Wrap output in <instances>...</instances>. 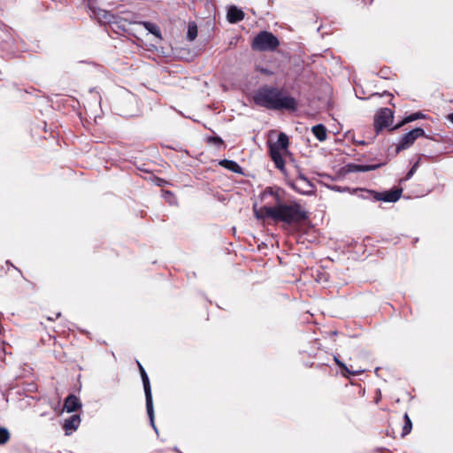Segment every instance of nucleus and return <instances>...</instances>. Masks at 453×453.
Segmentation results:
<instances>
[{
    "instance_id": "f257e3e1",
    "label": "nucleus",
    "mask_w": 453,
    "mask_h": 453,
    "mask_svg": "<svg viewBox=\"0 0 453 453\" xmlns=\"http://www.w3.org/2000/svg\"><path fill=\"white\" fill-rule=\"evenodd\" d=\"M254 103L268 110L296 111L298 108L297 100L283 88L273 86H262L253 95Z\"/></svg>"
},
{
    "instance_id": "f03ea898",
    "label": "nucleus",
    "mask_w": 453,
    "mask_h": 453,
    "mask_svg": "<svg viewBox=\"0 0 453 453\" xmlns=\"http://www.w3.org/2000/svg\"><path fill=\"white\" fill-rule=\"evenodd\" d=\"M267 215L268 219L289 226L302 223L309 218L308 211L298 202H286V199L277 208H269Z\"/></svg>"
},
{
    "instance_id": "7ed1b4c3",
    "label": "nucleus",
    "mask_w": 453,
    "mask_h": 453,
    "mask_svg": "<svg viewBox=\"0 0 453 453\" xmlns=\"http://www.w3.org/2000/svg\"><path fill=\"white\" fill-rule=\"evenodd\" d=\"M259 199L263 205L257 208V204L253 205L255 217L258 219H268L267 210L269 208H277L286 199V191L278 187H266L259 195Z\"/></svg>"
},
{
    "instance_id": "20e7f679",
    "label": "nucleus",
    "mask_w": 453,
    "mask_h": 453,
    "mask_svg": "<svg viewBox=\"0 0 453 453\" xmlns=\"http://www.w3.org/2000/svg\"><path fill=\"white\" fill-rule=\"evenodd\" d=\"M289 145L288 136L285 133H280L278 139L273 143H269V153L275 167L281 172L285 169V160L283 159L281 151H287Z\"/></svg>"
},
{
    "instance_id": "39448f33",
    "label": "nucleus",
    "mask_w": 453,
    "mask_h": 453,
    "mask_svg": "<svg viewBox=\"0 0 453 453\" xmlns=\"http://www.w3.org/2000/svg\"><path fill=\"white\" fill-rule=\"evenodd\" d=\"M280 45L279 39L271 32L261 31L254 38L251 47L258 51H273Z\"/></svg>"
},
{
    "instance_id": "423d86ee",
    "label": "nucleus",
    "mask_w": 453,
    "mask_h": 453,
    "mask_svg": "<svg viewBox=\"0 0 453 453\" xmlns=\"http://www.w3.org/2000/svg\"><path fill=\"white\" fill-rule=\"evenodd\" d=\"M137 365L139 367L141 378H142V384H143L147 413L150 418V424H151L152 427L156 430V426H155V423H154V409H153V402H152V394H151L150 380H149V377H148V374H147L145 369L140 364L139 361H137Z\"/></svg>"
},
{
    "instance_id": "0eeeda50",
    "label": "nucleus",
    "mask_w": 453,
    "mask_h": 453,
    "mask_svg": "<svg viewBox=\"0 0 453 453\" xmlns=\"http://www.w3.org/2000/svg\"><path fill=\"white\" fill-rule=\"evenodd\" d=\"M425 131L421 127H416L408 133L404 134L396 144V151L399 152L403 150L409 149L418 138L425 136Z\"/></svg>"
},
{
    "instance_id": "6e6552de",
    "label": "nucleus",
    "mask_w": 453,
    "mask_h": 453,
    "mask_svg": "<svg viewBox=\"0 0 453 453\" xmlns=\"http://www.w3.org/2000/svg\"><path fill=\"white\" fill-rule=\"evenodd\" d=\"M393 119V111L388 108L380 109L374 116V127L376 134L383 128L389 127Z\"/></svg>"
},
{
    "instance_id": "1a4fd4ad",
    "label": "nucleus",
    "mask_w": 453,
    "mask_h": 453,
    "mask_svg": "<svg viewBox=\"0 0 453 453\" xmlns=\"http://www.w3.org/2000/svg\"><path fill=\"white\" fill-rule=\"evenodd\" d=\"M291 187L302 195H310L313 193V185L303 174L296 177L291 183Z\"/></svg>"
},
{
    "instance_id": "9d476101",
    "label": "nucleus",
    "mask_w": 453,
    "mask_h": 453,
    "mask_svg": "<svg viewBox=\"0 0 453 453\" xmlns=\"http://www.w3.org/2000/svg\"><path fill=\"white\" fill-rule=\"evenodd\" d=\"M402 188H395L391 190H388L382 193L380 192H372V199L374 201H383L388 203H395L398 201L402 195ZM371 194V192H368Z\"/></svg>"
},
{
    "instance_id": "9b49d317",
    "label": "nucleus",
    "mask_w": 453,
    "mask_h": 453,
    "mask_svg": "<svg viewBox=\"0 0 453 453\" xmlns=\"http://www.w3.org/2000/svg\"><path fill=\"white\" fill-rule=\"evenodd\" d=\"M81 424V417L78 414L72 415L64 421L63 428L66 435H70L77 430Z\"/></svg>"
},
{
    "instance_id": "f8f14e48",
    "label": "nucleus",
    "mask_w": 453,
    "mask_h": 453,
    "mask_svg": "<svg viewBox=\"0 0 453 453\" xmlns=\"http://www.w3.org/2000/svg\"><path fill=\"white\" fill-rule=\"evenodd\" d=\"M81 408V400L74 395H69L64 403V409L67 412H73Z\"/></svg>"
},
{
    "instance_id": "ddd939ff",
    "label": "nucleus",
    "mask_w": 453,
    "mask_h": 453,
    "mask_svg": "<svg viewBox=\"0 0 453 453\" xmlns=\"http://www.w3.org/2000/svg\"><path fill=\"white\" fill-rule=\"evenodd\" d=\"M226 17L230 23H237L244 19V12L236 6H231L227 11Z\"/></svg>"
},
{
    "instance_id": "4468645a",
    "label": "nucleus",
    "mask_w": 453,
    "mask_h": 453,
    "mask_svg": "<svg viewBox=\"0 0 453 453\" xmlns=\"http://www.w3.org/2000/svg\"><path fill=\"white\" fill-rule=\"evenodd\" d=\"M348 171L352 173H365L372 170H375L379 167L378 165H356L349 164L347 165Z\"/></svg>"
},
{
    "instance_id": "2eb2a0df",
    "label": "nucleus",
    "mask_w": 453,
    "mask_h": 453,
    "mask_svg": "<svg viewBox=\"0 0 453 453\" xmlns=\"http://www.w3.org/2000/svg\"><path fill=\"white\" fill-rule=\"evenodd\" d=\"M137 24H140L144 27V28L150 34L154 35L159 39H162V34L160 31L159 27L152 22L150 21H139Z\"/></svg>"
},
{
    "instance_id": "dca6fc26",
    "label": "nucleus",
    "mask_w": 453,
    "mask_h": 453,
    "mask_svg": "<svg viewBox=\"0 0 453 453\" xmlns=\"http://www.w3.org/2000/svg\"><path fill=\"white\" fill-rule=\"evenodd\" d=\"M219 165L223 166L224 168L235 173H242V167L239 165V164L234 160L229 159H222L219 161Z\"/></svg>"
},
{
    "instance_id": "f3484780",
    "label": "nucleus",
    "mask_w": 453,
    "mask_h": 453,
    "mask_svg": "<svg viewBox=\"0 0 453 453\" xmlns=\"http://www.w3.org/2000/svg\"><path fill=\"white\" fill-rule=\"evenodd\" d=\"M311 132L319 142L325 141L327 137L326 128L322 124L314 126Z\"/></svg>"
},
{
    "instance_id": "a211bd4d",
    "label": "nucleus",
    "mask_w": 453,
    "mask_h": 453,
    "mask_svg": "<svg viewBox=\"0 0 453 453\" xmlns=\"http://www.w3.org/2000/svg\"><path fill=\"white\" fill-rule=\"evenodd\" d=\"M198 29L196 22L192 21L188 23L187 39L190 42L194 41L197 36Z\"/></svg>"
},
{
    "instance_id": "6ab92c4d",
    "label": "nucleus",
    "mask_w": 453,
    "mask_h": 453,
    "mask_svg": "<svg viewBox=\"0 0 453 453\" xmlns=\"http://www.w3.org/2000/svg\"><path fill=\"white\" fill-rule=\"evenodd\" d=\"M403 420H404V423H403L402 433H401L402 437H404L407 434H409L412 429V422L407 413H405L403 415Z\"/></svg>"
},
{
    "instance_id": "aec40b11",
    "label": "nucleus",
    "mask_w": 453,
    "mask_h": 453,
    "mask_svg": "<svg viewBox=\"0 0 453 453\" xmlns=\"http://www.w3.org/2000/svg\"><path fill=\"white\" fill-rule=\"evenodd\" d=\"M10 440V433L7 428L0 426V445L5 444Z\"/></svg>"
},
{
    "instance_id": "412c9836",
    "label": "nucleus",
    "mask_w": 453,
    "mask_h": 453,
    "mask_svg": "<svg viewBox=\"0 0 453 453\" xmlns=\"http://www.w3.org/2000/svg\"><path fill=\"white\" fill-rule=\"evenodd\" d=\"M419 165H420V157H418V159L413 164L411 168L407 173L406 176L402 180H410L413 176V174L416 173V171L418 170Z\"/></svg>"
},
{
    "instance_id": "4be33fe9",
    "label": "nucleus",
    "mask_w": 453,
    "mask_h": 453,
    "mask_svg": "<svg viewBox=\"0 0 453 453\" xmlns=\"http://www.w3.org/2000/svg\"><path fill=\"white\" fill-rule=\"evenodd\" d=\"M99 19H103L104 22L111 23L113 22L114 16L107 11H100Z\"/></svg>"
},
{
    "instance_id": "5701e85b",
    "label": "nucleus",
    "mask_w": 453,
    "mask_h": 453,
    "mask_svg": "<svg viewBox=\"0 0 453 453\" xmlns=\"http://www.w3.org/2000/svg\"><path fill=\"white\" fill-rule=\"evenodd\" d=\"M334 361L335 362V364H336L339 367H341V368H342L344 372H346L347 373H349V374H356V373H357V372H352V371H350V370H349V369L345 365V364H344V363H342V362L339 359L338 356H334Z\"/></svg>"
},
{
    "instance_id": "b1692460",
    "label": "nucleus",
    "mask_w": 453,
    "mask_h": 453,
    "mask_svg": "<svg viewBox=\"0 0 453 453\" xmlns=\"http://www.w3.org/2000/svg\"><path fill=\"white\" fill-rule=\"evenodd\" d=\"M422 117H423V114L421 112H415V113H412V114L405 117L403 119V123L412 122L414 120L421 119Z\"/></svg>"
},
{
    "instance_id": "393cba45",
    "label": "nucleus",
    "mask_w": 453,
    "mask_h": 453,
    "mask_svg": "<svg viewBox=\"0 0 453 453\" xmlns=\"http://www.w3.org/2000/svg\"><path fill=\"white\" fill-rule=\"evenodd\" d=\"M163 196L170 203H175L176 198H175L174 195L171 191L163 190Z\"/></svg>"
},
{
    "instance_id": "a878e982",
    "label": "nucleus",
    "mask_w": 453,
    "mask_h": 453,
    "mask_svg": "<svg viewBox=\"0 0 453 453\" xmlns=\"http://www.w3.org/2000/svg\"><path fill=\"white\" fill-rule=\"evenodd\" d=\"M371 96H372V97H375V96H379V97H380V96H388V97H390V100H389L390 104H392L394 106V104L392 103L394 96H393V94H391L388 91H383L381 94H380V93H373Z\"/></svg>"
},
{
    "instance_id": "bb28decb",
    "label": "nucleus",
    "mask_w": 453,
    "mask_h": 453,
    "mask_svg": "<svg viewBox=\"0 0 453 453\" xmlns=\"http://www.w3.org/2000/svg\"><path fill=\"white\" fill-rule=\"evenodd\" d=\"M359 190L362 193L361 196H360L362 198H365V199H371V198H372V195L367 193V192L372 193L373 192L372 190H369V189H359Z\"/></svg>"
},
{
    "instance_id": "cd10ccee",
    "label": "nucleus",
    "mask_w": 453,
    "mask_h": 453,
    "mask_svg": "<svg viewBox=\"0 0 453 453\" xmlns=\"http://www.w3.org/2000/svg\"><path fill=\"white\" fill-rule=\"evenodd\" d=\"M209 141H210V142H213V143H214V144H216V145H221V144H223V140H222L220 137H219V136L210 137V138H209Z\"/></svg>"
},
{
    "instance_id": "c85d7f7f",
    "label": "nucleus",
    "mask_w": 453,
    "mask_h": 453,
    "mask_svg": "<svg viewBox=\"0 0 453 453\" xmlns=\"http://www.w3.org/2000/svg\"><path fill=\"white\" fill-rule=\"evenodd\" d=\"M447 119L451 122L453 123V113H450L448 115Z\"/></svg>"
},
{
    "instance_id": "c756f323",
    "label": "nucleus",
    "mask_w": 453,
    "mask_h": 453,
    "mask_svg": "<svg viewBox=\"0 0 453 453\" xmlns=\"http://www.w3.org/2000/svg\"><path fill=\"white\" fill-rule=\"evenodd\" d=\"M373 0H363L365 4H372Z\"/></svg>"
},
{
    "instance_id": "7c9ffc66",
    "label": "nucleus",
    "mask_w": 453,
    "mask_h": 453,
    "mask_svg": "<svg viewBox=\"0 0 453 453\" xmlns=\"http://www.w3.org/2000/svg\"><path fill=\"white\" fill-rule=\"evenodd\" d=\"M60 315H61V313H60V312L56 313V319L59 318V317H60Z\"/></svg>"
},
{
    "instance_id": "2f4dec72",
    "label": "nucleus",
    "mask_w": 453,
    "mask_h": 453,
    "mask_svg": "<svg viewBox=\"0 0 453 453\" xmlns=\"http://www.w3.org/2000/svg\"><path fill=\"white\" fill-rule=\"evenodd\" d=\"M47 319H48L49 320H51V321L55 319L54 318H52V316H50V317H48Z\"/></svg>"
}]
</instances>
